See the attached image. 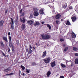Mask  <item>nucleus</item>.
Returning <instances> with one entry per match:
<instances>
[{
  "label": "nucleus",
  "mask_w": 78,
  "mask_h": 78,
  "mask_svg": "<svg viewBox=\"0 0 78 78\" xmlns=\"http://www.w3.org/2000/svg\"><path fill=\"white\" fill-rule=\"evenodd\" d=\"M60 17H61V15L59 14L55 16V18L56 19H59Z\"/></svg>",
  "instance_id": "nucleus-15"
},
{
  "label": "nucleus",
  "mask_w": 78,
  "mask_h": 78,
  "mask_svg": "<svg viewBox=\"0 0 78 78\" xmlns=\"http://www.w3.org/2000/svg\"><path fill=\"white\" fill-rule=\"evenodd\" d=\"M75 55L76 56H78V53H75Z\"/></svg>",
  "instance_id": "nucleus-41"
},
{
  "label": "nucleus",
  "mask_w": 78,
  "mask_h": 78,
  "mask_svg": "<svg viewBox=\"0 0 78 78\" xmlns=\"http://www.w3.org/2000/svg\"><path fill=\"white\" fill-rule=\"evenodd\" d=\"M78 9V8H77Z\"/></svg>",
  "instance_id": "nucleus-61"
},
{
  "label": "nucleus",
  "mask_w": 78,
  "mask_h": 78,
  "mask_svg": "<svg viewBox=\"0 0 78 78\" xmlns=\"http://www.w3.org/2000/svg\"><path fill=\"white\" fill-rule=\"evenodd\" d=\"M51 67H54L55 66V61H54L53 62H51Z\"/></svg>",
  "instance_id": "nucleus-10"
},
{
  "label": "nucleus",
  "mask_w": 78,
  "mask_h": 78,
  "mask_svg": "<svg viewBox=\"0 0 78 78\" xmlns=\"http://www.w3.org/2000/svg\"><path fill=\"white\" fill-rule=\"evenodd\" d=\"M27 22L29 25H31V26H32L33 24L34 23V21L32 20L28 21Z\"/></svg>",
  "instance_id": "nucleus-4"
},
{
  "label": "nucleus",
  "mask_w": 78,
  "mask_h": 78,
  "mask_svg": "<svg viewBox=\"0 0 78 78\" xmlns=\"http://www.w3.org/2000/svg\"><path fill=\"white\" fill-rule=\"evenodd\" d=\"M75 63L76 64H78V58H76L75 61Z\"/></svg>",
  "instance_id": "nucleus-25"
},
{
  "label": "nucleus",
  "mask_w": 78,
  "mask_h": 78,
  "mask_svg": "<svg viewBox=\"0 0 78 78\" xmlns=\"http://www.w3.org/2000/svg\"><path fill=\"white\" fill-rule=\"evenodd\" d=\"M34 15L35 16H38L39 15V12H34Z\"/></svg>",
  "instance_id": "nucleus-8"
},
{
  "label": "nucleus",
  "mask_w": 78,
  "mask_h": 78,
  "mask_svg": "<svg viewBox=\"0 0 78 78\" xmlns=\"http://www.w3.org/2000/svg\"><path fill=\"white\" fill-rule=\"evenodd\" d=\"M36 45H37V44H36Z\"/></svg>",
  "instance_id": "nucleus-60"
},
{
  "label": "nucleus",
  "mask_w": 78,
  "mask_h": 78,
  "mask_svg": "<svg viewBox=\"0 0 78 78\" xmlns=\"http://www.w3.org/2000/svg\"><path fill=\"white\" fill-rule=\"evenodd\" d=\"M40 13L41 14H44V10L43 9H41L40 11Z\"/></svg>",
  "instance_id": "nucleus-16"
},
{
  "label": "nucleus",
  "mask_w": 78,
  "mask_h": 78,
  "mask_svg": "<svg viewBox=\"0 0 78 78\" xmlns=\"http://www.w3.org/2000/svg\"><path fill=\"white\" fill-rule=\"evenodd\" d=\"M2 54L3 56H5V53L3 52H2Z\"/></svg>",
  "instance_id": "nucleus-45"
},
{
  "label": "nucleus",
  "mask_w": 78,
  "mask_h": 78,
  "mask_svg": "<svg viewBox=\"0 0 78 78\" xmlns=\"http://www.w3.org/2000/svg\"><path fill=\"white\" fill-rule=\"evenodd\" d=\"M9 74L10 75H14V73H12Z\"/></svg>",
  "instance_id": "nucleus-44"
},
{
  "label": "nucleus",
  "mask_w": 78,
  "mask_h": 78,
  "mask_svg": "<svg viewBox=\"0 0 78 78\" xmlns=\"http://www.w3.org/2000/svg\"><path fill=\"white\" fill-rule=\"evenodd\" d=\"M41 37L43 39H46V34H42Z\"/></svg>",
  "instance_id": "nucleus-5"
},
{
  "label": "nucleus",
  "mask_w": 78,
  "mask_h": 78,
  "mask_svg": "<svg viewBox=\"0 0 78 78\" xmlns=\"http://www.w3.org/2000/svg\"><path fill=\"white\" fill-rule=\"evenodd\" d=\"M59 74H57V75H56V76H59Z\"/></svg>",
  "instance_id": "nucleus-55"
},
{
  "label": "nucleus",
  "mask_w": 78,
  "mask_h": 78,
  "mask_svg": "<svg viewBox=\"0 0 78 78\" xmlns=\"http://www.w3.org/2000/svg\"><path fill=\"white\" fill-rule=\"evenodd\" d=\"M33 10L34 12H38V9L36 7L33 8Z\"/></svg>",
  "instance_id": "nucleus-20"
},
{
  "label": "nucleus",
  "mask_w": 78,
  "mask_h": 78,
  "mask_svg": "<svg viewBox=\"0 0 78 78\" xmlns=\"http://www.w3.org/2000/svg\"><path fill=\"white\" fill-rule=\"evenodd\" d=\"M69 8L70 9H73V7H72V6H71L69 7Z\"/></svg>",
  "instance_id": "nucleus-40"
},
{
  "label": "nucleus",
  "mask_w": 78,
  "mask_h": 78,
  "mask_svg": "<svg viewBox=\"0 0 78 78\" xmlns=\"http://www.w3.org/2000/svg\"><path fill=\"white\" fill-rule=\"evenodd\" d=\"M3 39H4V40L5 41V42H7V43H8V39H7V37H3Z\"/></svg>",
  "instance_id": "nucleus-17"
},
{
  "label": "nucleus",
  "mask_w": 78,
  "mask_h": 78,
  "mask_svg": "<svg viewBox=\"0 0 78 78\" xmlns=\"http://www.w3.org/2000/svg\"><path fill=\"white\" fill-rule=\"evenodd\" d=\"M33 17V15L32 14H30V19H32Z\"/></svg>",
  "instance_id": "nucleus-34"
},
{
  "label": "nucleus",
  "mask_w": 78,
  "mask_h": 78,
  "mask_svg": "<svg viewBox=\"0 0 78 78\" xmlns=\"http://www.w3.org/2000/svg\"><path fill=\"white\" fill-rule=\"evenodd\" d=\"M25 28H26L25 25L23 24H22L21 26V29L22 30H24L25 29Z\"/></svg>",
  "instance_id": "nucleus-12"
},
{
  "label": "nucleus",
  "mask_w": 78,
  "mask_h": 78,
  "mask_svg": "<svg viewBox=\"0 0 78 78\" xmlns=\"http://www.w3.org/2000/svg\"><path fill=\"white\" fill-rule=\"evenodd\" d=\"M24 14V13H23L22 14V16H23V14Z\"/></svg>",
  "instance_id": "nucleus-56"
},
{
  "label": "nucleus",
  "mask_w": 78,
  "mask_h": 78,
  "mask_svg": "<svg viewBox=\"0 0 78 78\" xmlns=\"http://www.w3.org/2000/svg\"><path fill=\"white\" fill-rule=\"evenodd\" d=\"M10 47H12V49H14V47L13 46H12H12Z\"/></svg>",
  "instance_id": "nucleus-51"
},
{
  "label": "nucleus",
  "mask_w": 78,
  "mask_h": 78,
  "mask_svg": "<svg viewBox=\"0 0 78 78\" xmlns=\"http://www.w3.org/2000/svg\"><path fill=\"white\" fill-rule=\"evenodd\" d=\"M61 66L63 67V68H66V66L62 63L61 64Z\"/></svg>",
  "instance_id": "nucleus-23"
},
{
  "label": "nucleus",
  "mask_w": 78,
  "mask_h": 78,
  "mask_svg": "<svg viewBox=\"0 0 78 78\" xmlns=\"http://www.w3.org/2000/svg\"><path fill=\"white\" fill-rule=\"evenodd\" d=\"M63 47H66V45H65V44H63Z\"/></svg>",
  "instance_id": "nucleus-54"
},
{
  "label": "nucleus",
  "mask_w": 78,
  "mask_h": 78,
  "mask_svg": "<svg viewBox=\"0 0 78 78\" xmlns=\"http://www.w3.org/2000/svg\"><path fill=\"white\" fill-rule=\"evenodd\" d=\"M20 20L21 22H23V23H24L25 22V19L23 17L22 18H20Z\"/></svg>",
  "instance_id": "nucleus-7"
},
{
  "label": "nucleus",
  "mask_w": 78,
  "mask_h": 78,
  "mask_svg": "<svg viewBox=\"0 0 78 78\" xmlns=\"http://www.w3.org/2000/svg\"><path fill=\"white\" fill-rule=\"evenodd\" d=\"M21 73V71H20V70H19V75L20 76V73Z\"/></svg>",
  "instance_id": "nucleus-39"
},
{
  "label": "nucleus",
  "mask_w": 78,
  "mask_h": 78,
  "mask_svg": "<svg viewBox=\"0 0 78 78\" xmlns=\"http://www.w3.org/2000/svg\"><path fill=\"white\" fill-rule=\"evenodd\" d=\"M33 51H34V50H35V48H34V47H33Z\"/></svg>",
  "instance_id": "nucleus-47"
},
{
  "label": "nucleus",
  "mask_w": 78,
  "mask_h": 78,
  "mask_svg": "<svg viewBox=\"0 0 78 78\" xmlns=\"http://www.w3.org/2000/svg\"><path fill=\"white\" fill-rule=\"evenodd\" d=\"M12 51H14V49H12Z\"/></svg>",
  "instance_id": "nucleus-57"
},
{
  "label": "nucleus",
  "mask_w": 78,
  "mask_h": 78,
  "mask_svg": "<svg viewBox=\"0 0 78 78\" xmlns=\"http://www.w3.org/2000/svg\"><path fill=\"white\" fill-rule=\"evenodd\" d=\"M9 75H9V74H6L5 75V76H9Z\"/></svg>",
  "instance_id": "nucleus-48"
},
{
  "label": "nucleus",
  "mask_w": 78,
  "mask_h": 78,
  "mask_svg": "<svg viewBox=\"0 0 78 78\" xmlns=\"http://www.w3.org/2000/svg\"><path fill=\"white\" fill-rule=\"evenodd\" d=\"M8 35H11V33H10V32H9L8 33Z\"/></svg>",
  "instance_id": "nucleus-49"
},
{
  "label": "nucleus",
  "mask_w": 78,
  "mask_h": 78,
  "mask_svg": "<svg viewBox=\"0 0 78 78\" xmlns=\"http://www.w3.org/2000/svg\"><path fill=\"white\" fill-rule=\"evenodd\" d=\"M0 43L1 44V45L2 47H5V45H4V44H3V41H1L0 42Z\"/></svg>",
  "instance_id": "nucleus-22"
},
{
  "label": "nucleus",
  "mask_w": 78,
  "mask_h": 78,
  "mask_svg": "<svg viewBox=\"0 0 78 78\" xmlns=\"http://www.w3.org/2000/svg\"><path fill=\"white\" fill-rule=\"evenodd\" d=\"M71 66H72V64H71Z\"/></svg>",
  "instance_id": "nucleus-59"
},
{
  "label": "nucleus",
  "mask_w": 78,
  "mask_h": 78,
  "mask_svg": "<svg viewBox=\"0 0 78 78\" xmlns=\"http://www.w3.org/2000/svg\"><path fill=\"white\" fill-rule=\"evenodd\" d=\"M8 12V10H6L5 11V14L7 13Z\"/></svg>",
  "instance_id": "nucleus-43"
},
{
  "label": "nucleus",
  "mask_w": 78,
  "mask_h": 78,
  "mask_svg": "<svg viewBox=\"0 0 78 78\" xmlns=\"http://www.w3.org/2000/svg\"><path fill=\"white\" fill-rule=\"evenodd\" d=\"M39 24H40L39 22L38 21H37L35 23L34 25L35 27H36L37 25H39Z\"/></svg>",
  "instance_id": "nucleus-19"
},
{
  "label": "nucleus",
  "mask_w": 78,
  "mask_h": 78,
  "mask_svg": "<svg viewBox=\"0 0 78 78\" xmlns=\"http://www.w3.org/2000/svg\"><path fill=\"white\" fill-rule=\"evenodd\" d=\"M11 22L10 23L11 25V28L12 30L14 29V21H13V19L11 18Z\"/></svg>",
  "instance_id": "nucleus-3"
},
{
  "label": "nucleus",
  "mask_w": 78,
  "mask_h": 78,
  "mask_svg": "<svg viewBox=\"0 0 78 78\" xmlns=\"http://www.w3.org/2000/svg\"><path fill=\"white\" fill-rule=\"evenodd\" d=\"M11 50H10V49H9V50H8V52H9V51H10Z\"/></svg>",
  "instance_id": "nucleus-53"
},
{
  "label": "nucleus",
  "mask_w": 78,
  "mask_h": 78,
  "mask_svg": "<svg viewBox=\"0 0 78 78\" xmlns=\"http://www.w3.org/2000/svg\"><path fill=\"white\" fill-rule=\"evenodd\" d=\"M26 72H27V73H30V70L29 69H27Z\"/></svg>",
  "instance_id": "nucleus-32"
},
{
  "label": "nucleus",
  "mask_w": 78,
  "mask_h": 78,
  "mask_svg": "<svg viewBox=\"0 0 78 78\" xmlns=\"http://www.w3.org/2000/svg\"><path fill=\"white\" fill-rule=\"evenodd\" d=\"M51 74V72H50V71H49L47 73V75L48 77H49V76H50V75Z\"/></svg>",
  "instance_id": "nucleus-18"
},
{
  "label": "nucleus",
  "mask_w": 78,
  "mask_h": 78,
  "mask_svg": "<svg viewBox=\"0 0 78 78\" xmlns=\"http://www.w3.org/2000/svg\"><path fill=\"white\" fill-rule=\"evenodd\" d=\"M10 70V69H9V68H8L7 69H5L4 71L5 72H8Z\"/></svg>",
  "instance_id": "nucleus-21"
},
{
  "label": "nucleus",
  "mask_w": 78,
  "mask_h": 78,
  "mask_svg": "<svg viewBox=\"0 0 78 78\" xmlns=\"http://www.w3.org/2000/svg\"><path fill=\"white\" fill-rule=\"evenodd\" d=\"M51 37L50 35H48L47 34H46V39H48Z\"/></svg>",
  "instance_id": "nucleus-9"
},
{
  "label": "nucleus",
  "mask_w": 78,
  "mask_h": 78,
  "mask_svg": "<svg viewBox=\"0 0 78 78\" xmlns=\"http://www.w3.org/2000/svg\"><path fill=\"white\" fill-rule=\"evenodd\" d=\"M32 49L29 48V51H28L29 54H31V53L32 52V50H31Z\"/></svg>",
  "instance_id": "nucleus-24"
},
{
  "label": "nucleus",
  "mask_w": 78,
  "mask_h": 78,
  "mask_svg": "<svg viewBox=\"0 0 78 78\" xmlns=\"http://www.w3.org/2000/svg\"><path fill=\"white\" fill-rule=\"evenodd\" d=\"M68 50V48L67 47H66L64 49V51H66Z\"/></svg>",
  "instance_id": "nucleus-33"
},
{
  "label": "nucleus",
  "mask_w": 78,
  "mask_h": 78,
  "mask_svg": "<svg viewBox=\"0 0 78 78\" xmlns=\"http://www.w3.org/2000/svg\"><path fill=\"white\" fill-rule=\"evenodd\" d=\"M26 50H27V51H28V49H26Z\"/></svg>",
  "instance_id": "nucleus-58"
},
{
  "label": "nucleus",
  "mask_w": 78,
  "mask_h": 78,
  "mask_svg": "<svg viewBox=\"0 0 78 78\" xmlns=\"http://www.w3.org/2000/svg\"><path fill=\"white\" fill-rule=\"evenodd\" d=\"M73 49L74 51H77L78 50V48L75 47H73Z\"/></svg>",
  "instance_id": "nucleus-27"
},
{
  "label": "nucleus",
  "mask_w": 78,
  "mask_h": 78,
  "mask_svg": "<svg viewBox=\"0 0 78 78\" xmlns=\"http://www.w3.org/2000/svg\"><path fill=\"white\" fill-rule=\"evenodd\" d=\"M75 8H76V9H75V11H78V9H77L78 8V7H76V6L75 7Z\"/></svg>",
  "instance_id": "nucleus-36"
},
{
  "label": "nucleus",
  "mask_w": 78,
  "mask_h": 78,
  "mask_svg": "<svg viewBox=\"0 0 78 78\" xmlns=\"http://www.w3.org/2000/svg\"><path fill=\"white\" fill-rule=\"evenodd\" d=\"M4 23V21L3 20H2L1 21H0V25H3Z\"/></svg>",
  "instance_id": "nucleus-28"
},
{
  "label": "nucleus",
  "mask_w": 78,
  "mask_h": 78,
  "mask_svg": "<svg viewBox=\"0 0 78 78\" xmlns=\"http://www.w3.org/2000/svg\"><path fill=\"white\" fill-rule=\"evenodd\" d=\"M60 78H64V76H61L60 77Z\"/></svg>",
  "instance_id": "nucleus-42"
},
{
  "label": "nucleus",
  "mask_w": 78,
  "mask_h": 78,
  "mask_svg": "<svg viewBox=\"0 0 78 78\" xmlns=\"http://www.w3.org/2000/svg\"><path fill=\"white\" fill-rule=\"evenodd\" d=\"M21 68L23 70H25V67H24V66H23L22 65H21Z\"/></svg>",
  "instance_id": "nucleus-29"
},
{
  "label": "nucleus",
  "mask_w": 78,
  "mask_h": 78,
  "mask_svg": "<svg viewBox=\"0 0 78 78\" xmlns=\"http://www.w3.org/2000/svg\"><path fill=\"white\" fill-rule=\"evenodd\" d=\"M56 23L57 24H59L60 23V22L58 20H57L56 21Z\"/></svg>",
  "instance_id": "nucleus-31"
},
{
  "label": "nucleus",
  "mask_w": 78,
  "mask_h": 78,
  "mask_svg": "<svg viewBox=\"0 0 78 78\" xmlns=\"http://www.w3.org/2000/svg\"><path fill=\"white\" fill-rule=\"evenodd\" d=\"M22 11H23V9H21L20 11V13H21V12H22Z\"/></svg>",
  "instance_id": "nucleus-46"
},
{
  "label": "nucleus",
  "mask_w": 78,
  "mask_h": 78,
  "mask_svg": "<svg viewBox=\"0 0 78 78\" xmlns=\"http://www.w3.org/2000/svg\"><path fill=\"white\" fill-rule=\"evenodd\" d=\"M22 75H23L24 76H25V73H23L22 74Z\"/></svg>",
  "instance_id": "nucleus-52"
},
{
  "label": "nucleus",
  "mask_w": 78,
  "mask_h": 78,
  "mask_svg": "<svg viewBox=\"0 0 78 78\" xmlns=\"http://www.w3.org/2000/svg\"><path fill=\"white\" fill-rule=\"evenodd\" d=\"M31 66H36V63L34 62H32L30 64Z\"/></svg>",
  "instance_id": "nucleus-11"
},
{
  "label": "nucleus",
  "mask_w": 78,
  "mask_h": 78,
  "mask_svg": "<svg viewBox=\"0 0 78 78\" xmlns=\"http://www.w3.org/2000/svg\"><path fill=\"white\" fill-rule=\"evenodd\" d=\"M43 53V54L42 55L41 57H42V58H44L46 56V55H47V52L46 51H45Z\"/></svg>",
  "instance_id": "nucleus-6"
},
{
  "label": "nucleus",
  "mask_w": 78,
  "mask_h": 78,
  "mask_svg": "<svg viewBox=\"0 0 78 78\" xmlns=\"http://www.w3.org/2000/svg\"><path fill=\"white\" fill-rule=\"evenodd\" d=\"M60 41L61 42H62L63 41H64V40L63 38H61L60 39Z\"/></svg>",
  "instance_id": "nucleus-37"
},
{
  "label": "nucleus",
  "mask_w": 78,
  "mask_h": 78,
  "mask_svg": "<svg viewBox=\"0 0 78 78\" xmlns=\"http://www.w3.org/2000/svg\"><path fill=\"white\" fill-rule=\"evenodd\" d=\"M9 44L10 47H11L12 45V39H11V37L10 36H9Z\"/></svg>",
  "instance_id": "nucleus-2"
},
{
  "label": "nucleus",
  "mask_w": 78,
  "mask_h": 78,
  "mask_svg": "<svg viewBox=\"0 0 78 78\" xmlns=\"http://www.w3.org/2000/svg\"><path fill=\"white\" fill-rule=\"evenodd\" d=\"M47 25L48 28H49V30H51V26L49 25V24H47Z\"/></svg>",
  "instance_id": "nucleus-26"
},
{
  "label": "nucleus",
  "mask_w": 78,
  "mask_h": 78,
  "mask_svg": "<svg viewBox=\"0 0 78 78\" xmlns=\"http://www.w3.org/2000/svg\"><path fill=\"white\" fill-rule=\"evenodd\" d=\"M66 25H70L71 24L69 22V21H67L66 22Z\"/></svg>",
  "instance_id": "nucleus-30"
},
{
  "label": "nucleus",
  "mask_w": 78,
  "mask_h": 78,
  "mask_svg": "<svg viewBox=\"0 0 78 78\" xmlns=\"http://www.w3.org/2000/svg\"><path fill=\"white\" fill-rule=\"evenodd\" d=\"M51 59V58H50V57H47L45 59H44L43 60L46 64H48L50 62Z\"/></svg>",
  "instance_id": "nucleus-1"
},
{
  "label": "nucleus",
  "mask_w": 78,
  "mask_h": 78,
  "mask_svg": "<svg viewBox=\"0 0 78 78\" xmlns=\"http://www.w3.org/2000/svg\"><path fill=\"white\" fill-rule=\"evenodd\" d=\"M30 47L29 48H30V49H32V47L31 46V44H30L29 45Z\"/></svg>",
  "instance_id": "nucleus-35"
},
{
  "label": "nucleus",
  "mask_w": 78,
  "mask_h": 78,
  "mask_svg": "<svg viewBox=\"0 0 78 78\" xmlns=\"http://www.w3.org/2000/svg\"><path fill=\"white\" fill-rule=\"evenodd\" d=\"M64 6V8H66L67 7V4H65Z\"/></svg>",
  "instance_id": "nucleus-38"
},
{
  "label": "nucleus",
  "mask_w": 78,
  "mask_h": 78,
  "mask_svg": "<svg viewBox=\"0 0 78 78\" xmlns=\"http://www.w3.org/2000/svg\"><path fill=\"white\" fill-rule=\"evenodd\" d=\"M44 23H45V22H41V23H42V24H44Z\"/></svg>",
  "instance_id": "nucleus-50"
},
{
  "label": "nucleus",
  "mask_w": 78,
  "mask_h": 78,
  "mask_svg": "<svg viewBox=\"0 0 78 78\" xmlns=\"http://www.w3.org/2000/svg\"><path fill=\"white\" fill-rule=\"evenodd\" d=\"M72 36L73 38H75L76 37V35L73 32L71 33Z\"/></svg>",
  "instance_id": "nucleus-14"
},
{
  "label": "nucleus",
  "mask_w": 78,
  "mask_h": 78,
  "mask_svg": "<svg viewBox=\"0 0 78 78\" xmlns=\"http://www.w3.org/2000/svg\"><path fill=\"white\" fill-rule=\"evenodd\" d=\"M71 19H72V20L73 22H75V21L76 19V17L74 16H73L72 18H71Z\"/></svg>",
  "instance_id": "nucleus-13"
}]
</instances>
